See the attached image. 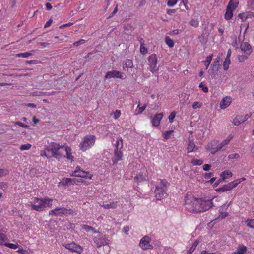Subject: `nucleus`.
Masks as SVG:
<instances>
[{
    "label": "nucleus",
    "mask_w": 254,
    "mask_h": 254,
    "mask_svg": "<svg viewBox=\"0 0 254 254\" xmlns=\"http://www.w3.org/2000/svg\"><path fill=\"white\" fill-rule=\"evenodd\" d=\"M129 227L127 225H126L125 226H124L123 228V231L126 234V235H128V232L129 231Z\"/></svg>",
    "instance_id": "obj_57"
},
{
    "label": "nucleus",
    "mask_w": 254,
    "mask_h": 254,
    "mask_svg": "<svg viewBox=\"0 0 254 254\" xmlns=\"http://www.w3.org/2000/svg\"><path fill=\"white\" fill-rule=\"evenodd\" d=\"M115 146L116 149L121 150L123 146V140L121 137L117 138Z\"/></svg>",
    "instance_id": "obj_32"
},
{
    "label": "nucleus",
    "mask_w": 254,
    "mask_h": 254,
    "mask_svg": "<svg viewBox=\"0 0 254 254\" xmlns=\"http://www.w3.org/2000/svg\"><path fill=\"white\" fill-rule=\"evenodd\" d=\"M231 97L228 96H226L222 99L220 103V107L221 109H225L231 104Z\"/></svg>",
    "instance_id": "obj_19"
},
{
    "label": "nucleus",
    "mask_w": 254,
    "mask_h": 254,
    "mask_svg": "<svg viewBox=\"0 0 254 254\" xmlns=\"http://www.w3.org/2000/svg\"><path fill=\"white\" fill-rule=\"evenodd\" d=\"M176 115V112L175 111L172 112L168 117L169 122L170 123H173L174 119Z\"/></svg>",
    "instance_id": "obj_47"
},
{
    "label": "nucleus",
    "mask_w": 254,
    "mask_h": 254,
    "mask_svg": "<svg viewBox=\"0 0 254 254\" xmlns=\"http://www.w3.org/2000/svg\"><path fill=\"white\" fill-rule=\"evenodd\" d=\"M14 124L15 125H18L20 127H23L25 128H29V126L28 125H27L26 124H23V123L22 122H13Z\"/></svg>",
    "instance_id": "obj_51"
},
{
    "label": "nucleus",
    "mask_w": 254,
    "mask_h": 254,
    "mask_svg": "<svg viewBox=\"0 0 254 254\" xmlns=\"http://www.w3.org/2000/svg\"><path fill=\"white\" fill-rule=\"evenodd\" d=\"M211 200L196 198L191 194H187L185 197L184 207L187 211L193 213L203 212L212 206Z\"/></svg>",
    "instance_id": "obj_1"
},
{
    "label": "nucleus",
    "mask_w": 254,
    "mask_h": 254,
    "mask_svg": "<svg viewBox=\"0 0 254 254\" xmlns=\"http://www.w3.org/2000/svg\"><path fill=\"white\" fill-rule=\"evenodd\" d=\"M232 138V136H228L216 147H214V146L217 143V141L216 140H213L208 144L207 149L210 151L211 154H214L217 152L221 150L224 147L228 145Z\"/></svg>",
    "instance_id": "obj_5"
},
{
    "label": "nucleus",
    "mask_w": 254,
    "mask_h": 254,
    "mask_svg": "<svg viewBox=\"0 0 254 254\" xmlns=\"http://www.w3.org/2000/svg\"><path fill=\"white\" fill-rule=\"evenodd\" d=\"M121 114V111L120 110H116L114 112L113 117L114 119H117L120 116Z\"/></svg>",
    "instance_id": "obj_53"
},
{
    "label": "nucleus",
    "mask_w": 254,
    "mask_h": 254,
    "mask_svg": "<svg viewBox=\"0 0 254 254\" xmlns=\"http://www.w3.org/2000/svg\"><path fill=\"white\" fill-rule=\"evenodd\" d=\"M133 66L132 61L130 59H127L125 61V64L123 66V68L125 70H128V69L132 68Z\"/></svg>",
    "instance_id": "obj_25"
},
{
    "label": "nucleus",
    "mask_w": 254,
    "mask_h": 254,
    "mask_svg": "<svg viewBox=\"0 0 254 254\" xmlns=\"http://www.w3.org/2000/svg\"><path fill=\"white\" fill-rule=\"evenodd\" d=\"M248 56L246 54L244 55H238L237 57L238 60L239 62H243L245 61L248 58Z\"/></svg>",
    "instance_id": "obj_44"
},
{
    "label": "nucleus",
    "mask_w": 254,
    "mask_h": 254,
    "mask_svg": "<svg viewBox=\"0 0 254 254\" xmlns=\"http://www.w3.org/2000/svg\"><path fill=\"white\" fill-rule=\"evenodd\" d=\"M203 160L197 159H193L191 161V163L193 165H200L203 164Z\"/></svg>",
    "instance_id": "obj_42"
},
{
    "label": "nucleus",
    "mask_w": 254,
    "mask_h": 254,
    "mask_svg": "<svg viewBox=\"0 0 254 254\" xmlns=\"http://www.w3.org/2000/svg\"><path fill=\"white\" fill-rule=\"evenodd\" d=\"M247 250V247L243 245H239L237 250L233 252V254H245Z\"/></svg>",
    "instance_id": "obj_27"
},
{
    "label": "nucleus",
    "mask_w": 254,
    "mask_h": 254,
    "mask_svg": "<svg viewBox=\"0 0 254 254\" xmlns=\"http://www.w3.org/2000/svg\"><path fill=\"white\" fill-rule=\"evenodd\" d=\"M31 146L32 145L29 143L23 144L20 146V149L21 151L28 150L31 148Z\"/></svg>",
    "instance_id": "obj_39"
},
{
    "label": "nucleus",
    "mask_w": 254,
    "mask_h": 254,
    "mask_svg": "<svg viewBox=\"0 0 254 254\" xmlns=\"http://www.w3.org/2000/svg\"><path fill=\"white\" fill-rule=\"evenodd\" d=\"M178 0H169L167 2V5L169 7L174 6L177 2Z\"/></svg>",
    "instance_id": "obj_52"
},
{
    "label": "nucleus",
    "mask_w": 254,
    "mask_h": 254,
    "mask_svg": "<svg viewBox=\"0 0 254 254\" xmlns=\"http://www.w3.org/2000/svg\"><path fill=\"white\" fill-rule=\"evenodd\" d=\"M251 116V113L247 114L244 116H238L234 119L233 123L235 125L238 126L244 123Z\"/></svg>",
    "instance_id": "obj_15"
},
{
    "label": "nucleus",
    "mask_w": 254,
    "mask_h": 254,
    "mask_svg": "<svg viewBox=\"0 0 254 254\" xmlns=\"http://www.w3.org/2000/svg\"><path fill=\"white\" fill-rule=\"evenodd\" d=\"M63 246L71 252H76L78 254H81L83 251V248L80 245L74 242L64 244Z\"/></svg>",
    "instance_id": "obj_12"
},
{
    "label": "nucleus",
    "mask_w": 254,
    "mask_h": 254,
    "mask_svg": "<svg viewBox=\"0 0 254 254\" xmlns=\"http://www.w3.org/2000/svg\"><path fill=\"white\" fill-rule=\"evenodd\" d=\"M52 201L53 199L48 197L44 198L35 197L33 201H30L29 203V205L31 207L33 210L42 211L47 207H51Z\"/></svg>",
    "instance_id": "obj_2"
},
{
    "label": "nucleus",
    "mask_w": 254,
    "mask_h": 254,
    "mask_svg": "<svg viewBox=\"0 0 254 254\" xmlns=\"http://www.w3.org/2000/svg\"><path fill=\"white\" fill-rule=\"evenodd\" d=\"M211 165L208 164H205L203 166V169L204 171H209L211 168Z\"/></svg>",
    "instance_id": "obj_58"
},
{
    "label": "nucleus",
    "mask_w": 254,
    "mask_h": 254,
    "mask_svg": "<svg viewBox=\"0 0 254 254\" xmlns=\"http://www.w3.org/2000/svg\"><path fill=\"white\" fill-rule=\"evenodd\" d=\"M168 182L165 179H161L159 183L156 185L154 192L155 197L157 200H161L167 196L166 190Z\"/></svg>",
    "instance_id": "obj_3"
},
{
    "label": "nucleus",
    "mask_w": 254,
    "mask_h": 254,
    "mask_svg": "<svg viewBox=\"0 0 254 254\" xmlns=\"http://www.w3.org/2000/svg\"><path fill=\"white\" fill-rule=\"evenodd\" d=\"M151 238L147 235L143 236L140 240L139 246L143 250L152 249L153 245L151 244Z\"/></svg>",
    "instance_id": "obj_10"
},
{
    "label": "nucleus",
    "mask_w": 254,
    "mask_h": 254,
    "mask_svg": "<svg viewBox=\"0 0 254 254\" xmlns=\"http://www.w3.org/2000/svg\"><path fill=\"white\" fill-rule=\"evenodd\" d=\"M147 60L150 71L153 73L157 72L159 70V68L157 67L158 62L157 55L155 54H153L148 57Z\"/></svg>",
    "instance_id": "obj_8"
},
{
    "label": "nucleus",
    "mask_w": 254,
    "mask_h": 254,
    "mask_svg": "<svg viewBox=\"0 0 254 254\" xmlns=\"http://www.w3.org/2000/svg\"><path fill=\"white\" fill-rule=\"evenodd\" d=\"M241 51L247 55H250L252 53V47L247 42H242L240 45Z\"/></svg>",
    "instance_id": "obj_18"
},
{
    "label": "nucleus",
    "mask_w": 254,
    "mask_h": 254,
    "mask_svg": "<svg viewBox=\"0 0 254 254\" xmlns=\"http://www.w3.org/2000/svg\"><path fill=\"white\" fill-rule=\"evenodd\" d=\"M64 150L66 152V155L65 157L68 159L70 160L71 161H73L74 160V157L72 155V152L71 148L67 145H64Z\"/></svg>",
    "instance_id": "obj_21"
},
{
    "label": "nucleus",
    "mask_w": 254,
    "mask_h": 254,
    "mask_svg": "<svg viewBox=\"0 0 254 254\" xmlns=\"http://www.w3.org/2000/svg\"><path fill=\"white\" fill-rule=\"evenodd\" d=\"M173 132V130H172L165 131L163 134L164 140L168 139L170 138L171 134Z\"/></svg>",
    "instance_id": "obj_46"
},
{
    "label": "nucleus",
    "mask_w": 254,
    "mask_h": 254,
    "mask_svg": "<svg viewBox=\"0 0 254 254\" xmlns=\"http://www.w3.org/2000/svg\"><path fill=\"white\" fill-rule=\"evenodd\" d=\"M215 254V253H210V252H209L205 250L202 251L200 253V254Z\"/></svg>",
    "instance_id": "obj_64"
},
{
    "label": "nucleus",
    "mask_w": 254,
    "mask_h": 254,
    "mask_svg": "<svg viewBox=\"0 0 254 254\" xmlns=\"http://www.w3.org/2000/svg\"><path fill=\"white\" fill-rule=\"evenodd\" d=\"M97 233V236L93 238V241L97 247H100L109 244L110 240L105 235L99 232Z\"/></svg>",
    "instance_id": "obj_9"
},
{
    "label": "nucleus",
    "mask_w": 254,
    "mask_h": 254,
    "mask_svg": "<svg viewBox=\"0 0 254 254\" xmlns=\"http://www.w3.org/2000/svg\"><path fill=\"white\" fill-rule=\"evenodd\" d=\"M165 43L170 48L174 47V41L169 37H166L165 38Z\"/></svg>",
    "instance_id": "obj_36"
},
{
    "label": "nucleus",
    "mask_w": 254,
    "mask_h": 254,
    "mask_svg": "<svg viewBox=\"0 0 254 254\" xmlns=\"http://www.w3.org/2000/svg\"><path fill=\"white\" fill-rule=\"evenodd\" d=\"M190 24L192 26L196 28L199 26V21L197 19H191L190 22Z\"/></svg>",
    "instance_id": "obj_40"
},
{
    "label": "nucleus",
    "mask_w": 254,
    "mask_h": 254,
    "mask_svg": "<svg viewBox=\"0 0 254 254\" xmlns=\"http://www.w3.org/2000/svg\"><path fill=\"white\" fill-rule=\"evenodd\" d=\"M123 157V153L121 150L116 149L115 150L114 157L113 160L114 163L116 162L122 160Z\"/></svg>",
    "instance_id": "obj_23"
},
{
    "label": "nucleus",
    "mask_w": 254,
    "mask_h": 254,
    "mask_svg": "<svg viewBox=\"0 0 254 254\" xmlns=\"http://www.w3.org/2000/svg\"><path fill=\"white\" fill-rule=\"evenodd\" d=\"M163 117V114L162 113L156 114L151 120L152 125L154 127H158L160 125Z\"/></svg>",
    "instance_id": "obj_20"
},
{
    "label": "nucleus",
    "mask_w": 254,
    "mask_h": 254,
    "mask_svg": "<svg viewBox=\"0 0 254 254\" xmlns=\"http://www.w3.org/2000/svg\"><path fill=\"white\" fill-rule=\"evenodd\" d=\"M232 175L233 174L229 170H225L221 173L220 180L224 181L226 179L231 177Z\"/></svg>",
    "instance_id": "obj_28"
},
{
    "label": "nucleus",
    "mask_w": 254,
    "mask_h": 254,
    "mask_svg": "<svg viewBox=\"0 0 254 254\" xmlns=\"http://www.w3.org/2000/svg\"><path fill=\"white\" fill-rule=\"evenodd\" d=\"M134 180L137 184L147 180V171L145 167L141 169V171L134 177Z\"/></svg>",
    "instance_id": "obj_13"
},
{
    "label": "nucleus",
    "mask_w": 254,
    "mask_h": 254,
    "mask_svg": "<svg viewBox=\"0 0 254 254\" xmlns=\"http://www.w3.org/2000/svg\"><path fill=\"white\" fill-rule=\"evenodd\" d=\"M223 208H221L219 210L220 213L221 214V216L222 218H224L227 217L228 215V213L226 211L223 212Z\"/></svg>",
    "instance_id": "obj_55"
},
{
    "label": "nucleus",
    "mask_w": 254,
    "mask_h": 254,
    "mask_svg": "<svg viewBox=\"0 0 254 254\" xmlns=\"http://www.w3.org/2000/svg\"><path fill=\"white\" fill-rule=\"evenodd\" d=\"M213 175V173H205L204 175V178L206 180H207V179H210Z\"/></svg>",
    "instance_id": "obj_59"
},
{
    "label": "nucleus",
    "mask_w": 254,
    "mask_h": 254,
    "mask_svg": "<svg viewBox=\"0 0 254 254\" xmlns=\"http://www.w3.org/2000/svg\"><path fill=\"white\" fill-rule=\"evenodd\" d=\"M202 106V103L200 102H194L192 105V107L193 109H199Z\"/></svg>",
    "instance_id": "obj_45"
},
{
    "label": "nucleus",
    "mask_w": 254,
    "mask_h": 254,
    "mask_svg": "<svg viewBox=\"0 0 254 254\" xmlns=\"http://www.w3.org/2000/svg\"><path fill=\"white\" fill-rule=\"evenodd\" d=\"M82 229L85 230L86 232H91L93 233H97L98 232L93 227L88 226L87 225L83 224L81 225Z\"/></svg>",
    "instance_id": "obj_31"
},
{
    "label": "nucleus",
    "mask_w": 254,
    "mask_h": 254,
    "mask_svg": "<svg viewBox=\"0 0 254 254\" xmlns=\"http://www.w3.org/2000/svg\"><path fill=\"white\" fill-rule=\"evenodd\" d=\"M199 243V242L198 240H196L189 250L187 254H191L196 249Z\"/></svg>",
    "instance_id": "obj_34"
},
{
    "label": "nucleus",
    "mask_w": 254,
    "mask_h": 254,
    "mask_svg": "<svg viewBox=\"0 0 254 254\" xmlns=\"http://www.w3.org/2000/svg\"><path fill=\"white\" fill-rule=\"evenodd\" d=\"M7 173V171L4 169H0V176H4Z\"/></svg>",
    "instance_id": "obj_63"
},
{
    "label": "nucleus",
    "mask_w": 254,
    "mask_h": 254,
    "mask_svg": "<svg viewBox=\"0 0 254 254\" xmlns=\"http://www.w3.org/2000/svg\"><path fill=\"white\" fill-rule=\"evenodd\" d=\"M220 61V58L219 57L217 58L216 61L214 62L213 64V70H218L219 66Z\"/></svg>",
    "instance_id": "obj_35"
},
{
    "label": "nucleus",
    "mask_w": 254,
    "mask_h": 254,
    "mask_svg": "<svg viewBox=\"0 0 254 254\" xmlns=\"http://www.w3.org/2000/svg\"><path fill=\"white\" fill-rule=\"evenodd\" d=\"M236 187V186L235 184L234 183V181H232L229 183H228L227 184H226L224 186H223L221 187H220L219 188H217L216 190L217 192H225L227 191H229L232 190L233 189Z\"/></svg>",
    "instance_id": "obj_16"
},
{
    "label": "nucleus",
    "mask_w": 254,
    "mask_h": 254,
    "mask_svg": "<svg viewBox=\"0 0 254 254\" xmlns=\"http://www.w3.org/2000/svg\"><path fill=\"white\" fill-rule=\"evenodd\" d=\"M59 183L63 185L70 186L75 183V180L74 179L64 178Z\"/></svg>",
    "instance_id": "obj_24"
},
{
    "label": "nucleus",
    "mask_w": 254,
    "mask_h": 254,
    "mask_svg": "<svg viewBox=\"0 0 254 254\" xmlns=\"http://www.w3.org/2000/svg\"><path fill=\"white\" fill-rule=\"evenodd\" d=\"M146 106H147L146 104H144L141 106L140 102L139 101L138 106H137L136 109H135V114L136 115L141 114L145 110V109L146 108Z\"/></svg>",
    "instance_id": "obj_30"
},
{
    "label": "nucleus",
    "mask_w": 254,
    "mask_h": 254,
    "mask_svg": "<svg viewBox=\"0 0 254 254\" xmlns=\"http://www.w3.org/2000/svg\"><path fill=\"white\" fill-rule=\"evenodd\" d=\"M140 43V52L142 54H146L148 52V49L144 44V40L142 38H140L139 40Z\"/></svg>",
    "instance_id": "obj_29"
},
{
    "label": "nucleus",
    "mask_w": 254,
    "mask_h": 254,
    "mask_svg": "<svg viewBox=\"0 0 254 254\" xmlns=\"http://www.w3.org/2000/svg\"><path fill=\"white\" fill-rule=\"evenodd\" d=\"M250 15H251V14L248 12V13H240L238 15V17L241 18L242 21L245 20L246 19L248 18Z\"/></svg>",
    "instance_id": "obj_37"
},
{
    "label": "nucleus",
    "mask_w": 254,
    "mask_h": 254,
    "mask_svg": "<svg viewBox=\"0 0 254 254\" xmlns=\"http://www.w3.org/2000/svg\"><path fill=\"white\" fill-rule=\"evenodd\" d=\"M5 245L11 249H16L18 247V244L17 243L13 244V243H6Z\"/></svg>",
    "instance_id": "obj_49"
},
{
    "label": "nucleus",
    "mask_w": 254,
    "mask_h": 254,
    "mask_svg": "<svg viewBox=\"0 0 254 254\" xmlns=\"http://www.w3.org/2000/svg\"><path fill=\"white\" fill-rule=\"evenodd\" d=\"M186 149L188 153H190L196 151L197 149V148L193 140H189L187 143Z\"/></svg>",
    "instance_id": "obj_22"
},
{
    "label": "nucleus",
    "mask_w": 254,
    "mask_h": 254,
    "mask_svg": "<svg viewBox=\"0 0 254 254\" xmlns=\"http://www.w3.org/2000/svg\"><path fill=\"white\" fill-rule=\"evenodd\" d=\"M96 137L94 135L85 136L81 140L79 145V149L85 152L92 147L95 143Z\"/></svg>",
    "instance_id": "obj_4"
},
{
    "label": "nucleus",
    "mask_w": 254,
    "mask_h": 254,
    "mask_svg": "<svg viewBox=\"0 0 254 254\" xmlns=\"http://www.w3.org/2000/svg\"><path fill=\"white\" fill-rule=\"evenodd\" d=\"M230 64V59H226L225 58V61H224L223 63V66L224 68V69L225 70H227L228 69L229 67V65Z\"/></svg>",
    "instance_id": "obj_38"
},
{
    "label": "nucleus",
    "mask_w": 254,
    "mask_h": 254,
    "mask_svg": "<svg viewBox=\"0 0 254 254\" xmlns=\"http://www.w3.org/2000/svg\"><path fill=\"white\" fill-rule=\"evenodd\" d=\"M240 157V155L238 153H234L229 155L228 156V158L229 160L234 159H238Z\"/></svg>",
    "instance_id": "obj_50"
},
{
    "label": "nucleus",
    "mask_w": 254,
    "mask_h": 254,
    "mask_svg": "<svg viewBox=\"0 0 254 254\" xmlns=\"http://www.w3.org/2000/svg\"><path fill=\"white\" fill-rule=\"evenodd\" d=\"M52 22L53 20L51 19H49L45 24L44 28H47L49 27L51 25Z\"/></svg>",
    "instance_id": "obj_61"
},
{
    "label": "nucleus",
    "mask_w": 254,
    "mask_h": 254,
    "mask_svg": "<svg viewBox=\"0 0 254 254\" xmlns=\"http://www.w3.org/2000/svg\"><path fill=\"white\" fill-rule=\"evenodd\" d=\"M239 2L237 0H231L229 1L226 8L225 18L227 20L231 19L233 15V11L236 8Z\"/></svg>",
    "instance_id": "obj_7"
},
{
    "label": "nucleus",
    "mask_w": 254,
    "mask_h": 254,
    "mask_svg": "<svg viewBox=\"0 0 254 254\" xmlns=\"http://www.w3.org/2000/svg\"><path fill=\"white\" fill-rule=\"evenodd\" d=\"M71 176L80 177L82 178H88L91 179L92 175L88 172L82 170L80 167L77 166L75 170L70 174Z\"/></svg>",
    "instance_id": "obj_11"
},
{
    "label": "nucleus",
    "mask_w": 254,
    "mask_h": 254,
    "mask_svg": "<svg viewBox=\"0 0 254 254\" xmlns=\"http://www.w3.org/2000/svg\"><path fill=\"white\" fill-rule=\"evenodd\" d=\"M199 87L201 88V90L205 93H206L208 91V87L203 82H202L199 84Z\"/></svg>",
    "instance_id": "obj_43"
},
{
    "label": "nucleus",
    "mask_w": 254,
    "mask_h": 254,
    "mask_svg": "<svg viewBox=\"0 0 254 254\" xmlns=\"http://www.w3.org/2000/svg\"><path fill=\"white\" fill-rule=\"evenodd\" d=\"M32 53L30 52H26L23 53L17 54L16 55V57H22V58H28L30 56L32 55Z\"/></svg>",
    "instance_id": "obj_41"
},
{
    "label": "nucleus",
    "mask_w": 254,
    "mask_h": 254,
    "mask_svg": "<svg viewBox=\"0 0 254 254\" xmlns=\"http://www.w3.org/2000/svg\"><path fill=\"white\" fill-rule=\"evenodd\" d=\"M213 55H209L207 56L205 59V60L204 61V65L205 66V69H207L210 64L211 63V62L212 61Z\"/></svg>",
    "instance_id": "obj_33"
},
{
    "label": "nucleus",
    "mask_w": 254,
    "mask_h": 254,
    "mask_svg": "<svg viewBox=\"0 0 254 254\" xmlns=\"http://www.w3.org/2000/svg\"><path fill=\"white\" fill-rule=\"evenodd\" d=\"M105 78L110 79L111 78H123V73L117 70H112L106 73Z\"/></svg>",
    "instance_id": "obj_17"
},
{
    "label": "nucleus",
    "mask_w": 254,
    "mask_h": 254,
    "mask_svg": "<svg viewBox=\"0 0 254 254\" xmlns=\"http://www.w3.org/2000/svg\"><path fill=\"white\" fill-rule=\"evenodd\" d=\"M68 213V210L64 207L57 208L49 211L50 215L62 216Z\"/></svg>",
    "instance_id": "obj_14"
},
{
    "label": "nucleus",
    "mask_w": 254,
    "mask_h": 254,
    "mask_svg": "<svg viewBox=\"0 0 254 254\" xmlns=\"http://www.w3.org/2000/svg\"><path fill=\"white\" fill-rule=\"evenodd\" d=\"M246 223L249 227L254 229V220L248 219L246 221Z\"/></svg>",
    "instance_id": "obj_48"
},
{
    "label": "nucleus",
    "mask_w": 254,
    "mask_h": 254,
    "mask_svg": "<svg viewBox=\"0 0 254 254\" xmlns=\"http://www.w3.org/2000/svg\"><path fill=\"white\" fill-rule=\"evenodd\" d=\"M246 180V178L245 177H242L241 178H240V179H236L234 181V183L235 184L236 187L237 186V185L240 184L242 181H245Z\"/></svg>",
    "instance_id": "obj_54"
},
{
    "label": "nucleus",
    "mask_w": 254,
    "mask_h": 254,
    "mask_svg": "<svg viewBox=\"0 0 254 254\" xmlns=\"http://www.w3.org/2000/svg\"><path fill=\"white\" fill-rule=\"evenodd\" d=\"M100 206L105 209H114L116 208L118 206V202L117 201H113L110 202L107 204H103L102 205H100Z\"/></svg>",
    "instance_id": "obj_26"
},
{
    "label": "nucleus",
    "mask_w": 254,
    "mask_h": 254,
    "mask_svg": "<svg viewBox=\"0 0 254 254\" xmlns=\"http://www.w3.org/2000/svg\"><path fill=\"white\" fill-rule=\"evenodd\" d=\"M248 4L251 8H254V0H250L248 3Z\"/></svg>",
    "instance_id": "obj_62"
},
{
    "label": "nucleus",
    "mask_w": 254,
    "mask_h": 254,
    "mask_svg": "<svg viewBox=\"0 0 254 254\" xmlns=\"http://www.w3.org/2000/svg\"><path fill=\"white\" fill-rule=\"evenodd\" d=\"M64 145H61L59 144L52 142L46 146L45 150L48 152H51L52 157L60 159L63 156L60 150L64 148Z\"/></svg>",
    "instance_id": "obj_6"
},
{
    "label": "nucleus",
    "mask_w": 254,
    "mask_h": 254,
    "mask_svg": "<svg viewBox=\"0 0 254 254\" xmlns=\"http://www.w3.org/2000/svg\"><path fill=\"white\" fill-rule=\"evenodd\" d=\"M73 25V23H71V22H69L68 23H66V24H63V25H61L60 27H59V28L60 29H62V28H64V27H67V26H71Z\"/></svg>",
    "instance_id": "obj_60"
},
{
    "label": "nucleus",
    "mask_w": 254,
    "mask_h": 254,
    "mask_svg": "<svg viewBox=\"0 0 254 254\" xmlns=\"http://www.w3.org/2000/svg\"><path fill=\"white\" fill-rule=\"evenodd\" d=\"M85 42V40L83 39H81L78 41L75 42L73 43V45L75 46H78L80 44H83Z\"/></svg>",
    "instance_id": "obj_56"
}]
</instances>
